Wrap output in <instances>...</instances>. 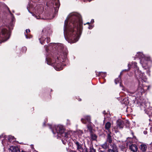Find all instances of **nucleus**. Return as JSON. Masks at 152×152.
I'll use <instances>...</instances> for the list:
<instances>
[{
    "instance_id": "nucleus-1",
    "label": "nucleus",
    "mask_w": 152,
    "mask_h": 152,
    "mask_svg": "<svg viewBox=\"0 0 152 152\" xmlns=\"http://www.w3.org/2000/svg\"><path fill=\"white\" fill-rule=\"evenodd\" d=\"M80 15L77 13L70 14L65 21L64 32L66 39L71 43L77 42L79 39L82 29Z\"/></svg>"
},
{
    "instance_id": "nucleus-2",
    "label": "nucleus",
    "mask_w": 152,
    "mask_h": 152,
    "mask_svg": "<svg viewBox=\"0 0 152 152\" xmlns=\"http://www.w3.org/2000/svg\"><path fill=\"white\" fill-rule=\"evenodd\" d=\"M50 45V46L54 48L57 47L59 53L56 56V58H52L51 59L46 58L47 63L48 65H53L56 70H61L63 68L62 62L64 61V58L65 59L66 57V51L64 52V48L62 44L51 43Z\"/></svg>"
},
{
    "instance_id": "nucleus-3",
    "label": "nucleus",
    "mask_w": 152,
    "mask_h": 152,
    "mask_svg": "<svg viewBox=\"0 0 152 152\" xmlns=\"http://www.w3.org/2000/svg\"><path fill=\"white\" fill-rule=\"evenodd\" d=\"M132 66L134 68H137V63L136 62H132ZM135 74L139 81L138 88L135 92L137 97H140L142 93L145 92V90H148L150 86H144L142 85V80L145 81V78L144 76L143 73L139 71L138 69H137V72L136 71H135Z\"/></svg>"
},
{
    "instance_id": "nucleus-4",
    "label": "nucleus",
    "mask_w": 152,
    "mask_h": 152,
    "mask_svg": "<svg viewBox=\"0 0 152 152\" xmlns=\"http://www.w3.org/2000/svg\"><path fill=\"white\" fill-rule=\"evenodd\" d=\"M52 131L54 134L57 133V135H60L66 141L70 138V132L65 131L64 127L62 125H58L56 126Z\"/></svg>"
},
{
    "instance_id": "nucleus-5",
    "label": "nucleus",
    "mask_w": 152,
    "mask_h": 152,
    "mask_svg": "<svg viewBox=\"0 0 152 152\" xmlns=\"http://www.w3.org/2000/svg\"><path fill=\"white\" fill-rule=\"evenodd\" d=\"M10 31L4 27H0V43L4 42L8 40L10 37Z\"/></svg>"
},
{
    "instance_id": "nucleus-6",
    "label": "nucleus",
    "mask_w": 152,
    "mask_h": 152,
    "mask_svg": "<svg viewBox=\"0 0 152 152\" xmlns=\"http://www.w3.org/2000/svg\"><path fill=\"white\" fill-rule=\"evenodd\" d=\"M136 57L140 59V62L143 67L146 66L145 64L147 65V61L149 60L148 58H147V59H146L145 56L143 53L140 52L137 53V54L136 55Z\"/></svg>"
},
{
    "instance_id": "nucleus-7",
    "label": "nucleus",
    "mask_w": 152,
    "mask_h": 152,
    "mask_svg": "<svg viewBox=\"0 0 152 152\" xmlns=\"http://www.w3.org/2000/svg\"><path fill=\"white\" fill-rule=\"evenodd\" d=\"M44 7L42 5H39L37 6L35 12L36 14L40 15L44 11Z\"/></svg>"
},
{
    "instance_id": "nucleus-8",
    "label": "nucleus",
    "mask_w": 152,
    "mask_h": 152,
    "mask_svg": "<svg viewBox=\"0 0 152 152\" xmlns=\"http://www.w3.org/2000/svg\"><path fill=\"white\" fill-rule=\"evenodd\" d=\"M81 121L84 124L90 123L91 122V118L89 116H85L84 118H82Z\"/></svg>"
},
{
    "instance_id": "nucleus-9",
    "label": "nucleus",
    "mask_w": 152,
    "mask_h": 152,
    "mask_svg": "<svg viewBox=\"0 0 152 152\" xmlns=\"http://www.w3.org/2000/svg\"><path fill=\"white\" fill-rule=\"evenodd\" d=\"M40 43L43 45L44 43H45V42H46L47 43L49 42L50 41V38L49 37H47L46 39L44 37H41L39 39Z\"/></svg>"
},
{
    "instance_id": "nucleus-10",
    "label": "nucleus",
    "mask_w": 152,
    "mask_h": 152,
    "mask_svg": "<svg viewBox=\"0 0 152 152\" xmlns=\"http://www.w3.org/2000/svg\"><path fill=\"white\" fill-rule=\"evenodd\" d=\"M129 149L132 152H136L137 151L138 148L136 145L132 144L129 146Z\"/></svg>"
},
{
    "instance_id": "nucleus-11",
    "label": "nucleus",
    "mask_w": 152,
    "mask_h": 152,
    "mask_svg": "<svg viewBox=\"0 0 152 152\" xmlns=\"http://www.w3.org/2000/svg\"><path fill=\"white\" fill-rule=\"evenodd\" d=\"M111 126V124L109 122H107L105 125L104 128L105 129L107 130L109 133H111L110 131V128Z\"/></svg>"
},
{
    "instance_id": "nucleus-12",
    "label": "nucleus",
    "mask_w": 152,
    "mask_h": 152,
    "mask_svg": "<svg viewBox=\"0 0 152 152\" xmlns=\"http://www.w3.org/2000/svg\"><path fill=\"white\" fill-rule=\"evenodd\" d=\"M140 148L142 152H145L147 149V146L145 144H142L140 145Z\"/></svg>"
},
{
    "instance_id": "nucleus-13",
    "label": "nucleus",
    "mask_w": 152,
    "mask_h": 152,
    "mask_svg": "<svg viewBox=\"0 0 152 152\" xmlns=\"http://www.w3.org/2000/svg\"><path fill=\"white\" fill-rule=\"evenodd\" d=\"M117 127L120 128H122L124 126V123L123 121L119 120L117 121Z\"/></svg>"
},
{
    "instance_id": "nucleus-14",
    "label": "nucleus",
    "mask_w": 152,
    "mask_h": 152,
    "mask_svg": "<svg viewBox=\"0 0 152 152\" xmlns=\"http://www.w3.org/2000/svg\"><path fill=\"white\" fill-rule=\"evenodd\" d=\"M111 134V133H109L107 134V141L108 142L110 143H111L112 141L111 136L110 135Z\"/></svg>"
},
{
    "instance_id": "nucleus-15",
    "label": "nucleus",
    "mask_w": 152,
    "mask_h": 152,
    "mask_svg": "<svg viewBox=\"0 0 152 152\" xmlns=\"http://www.w3.org/2000/svg\"><path fill=\"white\" fill-rule=\"evenodd\" d=\"M110 145L111 146V148H112V149H111V150L118 151V148L116 145L114 144H111Z\"/></svg>"
},
{
    "instance_id": "nucleus-16",
    "label": "nucleus",
    "mask_w": 152,
    "mask_h": 152,
    "mask_svg": "<svg viewBox=\"0 0 152 152\" xmlns=\"http://www.w3.org/2000/svg\"><path fill=\"white\" fill-rule=\"evenodd\" d=\"M75 143L76 145L77 146V150H79L82 149V145L80 143L77 141L75 142Z\"/></svg>"
},
{
    "instance_id": "nucleus-17",
    "label": "nucleus",
    "mask_w": 152,
    "mask_h": 152,
    "mask_svg": "<svg viewBox=\"0 0 152 152\" xmlns=\"http://www.w3.org/2000/svg\"><path fill=\"white\" fill-rule=\"evenodd\" d=\"M9 152H15V148L14 146H10L9 149Z\"/></svg>"
},
{
    "instance_id": "nucleus-18",
    "label": "nucleus",
    "mask_w": 152,
    "mask_h": 152,
    "mask_svg": "<svg viewBox=\"0 0 152 152\" xmlns=\"http://www.w3.org/2000/svg\"><path fill=\"white\" fill-rule=\"evenodd\" d=\"M91 138L92 140H95L97 138V136L95 134L91 133Z\"/></svg>"
},
{
    "instance_id": "nucleus-19",
    "label": "nucleus",
    "mask_w": 152,
    "mask_h": 152,
    "mask_svg": "<svg viewBox=\"0 0 152 152\" xmlns=\"http://www.w3.org/2000/svg\"><path fill=\"white\" fill-rule=\"evenodd\" d=\"M108 145L107 142H105L104 144L101 145L102 148L104 149H107L108 147Z\"/></svg>"
},
{
    "instance_id": "nucleus-20",
    "label": "nucleus",
    "mask_w": 152,
    "mask_h": 152,
    "mask_svg": "<svg viewBox=\"0 0 152 152\" xmlns=\"http://www.w3.org/2000/svg\"><path fill=\"white\" fill-rule=\"evenodd\" d=\"M30 30L29 29H27L26 30V33L27 34H26V33H25V36H26V38H27V39L30 38L31 37H29L28 36V33L30 32Z\"/></svg>"
},
{
    "instance_id": "nucleus-21",
    "label": "nucleus",
    "mask_w": 152,
    "mask_h": 152,
    "mask_svg": "<svg viewBox=\"0 0 152 152\" xmlns=\"http://www.w3.org/2000/svg\"><path fill=\"white\" fill-rule=\"evenodd\" d=\"M8 139L9 141L10 142H11L12 140H13L14 141L15 140L14 137L11 136H9L8 137Z\"/></svg>"
},
{
    "instance_id": "nucleus-22",
    "label": "nucleus",
    "mask_w": 152,
    "mask_h": 152,
    "mask_svg": "<svg viewBox=\"0 0 152 152\" xmlns=\"http://www.w3.org/2000/svg\"><path fill=\"white\" fill-rule=\"evenodd\" d=\"M99 75L103 77H104L106 75V72H99Z\"/></svg>"
},
{
    "instance_id": "nucleus-23",
    "label": "nucleus",
    "mask_w": 152,
    "mask_h": 152,
    "mask_svg": "<svg viewBox=\"0 0 152 152\" xmlns=\"http://www.w3.org/2000/svg\"><path fill=\"white\" fill-rule=\"evenodd\" d=\"M120 75L119 76V77L117 78V79H116L115 80V83L116 84L117 83H120Z\"/></svg>"
},
{
    "instance_id": "nucleus-24",
    "label": "nucleus",
    "mask_w": 152,
    "mask_h": 152,
    "mask_svg": "<svg viewBox=\"0 0 152 152\" xmlns=\"http://www.w3.org/2000/svg\"><path fill=\"white\" fill-rule=\"evenodd\" d=\"M123 101H125V102H124V103L126 105L127 104L129 103V102H128V99L127 98H125L123 100Z\"/></svg>"
},
{
    "instance_id": "nucleus-25",
    "label": "nucleus",
    "mask_w": 152,
    "mask_h": 152,
    "mask_svg": "<svg viewBox=\"0 0 152 152\" xmlns=\"http://www.w3.org/2000/svg\"><path fill=\"white\" fill-rule=\"evenodd\" d=\"M107 152H118V151L112 150L111 149H109L107 150Z\"/></svg>"
},
{
    "instance_id": "nucleus-26",
    "label": "nucleus",
    "mask_w": 152,
    "mask_h": 152,
    "mask_svg": "<svg viewBox=\"0 0 152 152\" xmlns=\"http://www.w3.org/2000/svg\"><path fill=\"white\" fill-rule=\"evenodd\" d=\"M26 50H27L26 48V47H23L22 48V50H23V52L25 53L26 51Z\"/></svg>"
},
{
    "instance_id": "nucleus-27",
    "label": "nucleus",
    "mask_w": 152,
    "mask_h": 152,
    "mask_svg": "<svg viewBox=\"0 0 152 152\" xmlns=\"http://www.w3.org/2000/svg\"><path fill=\"white\" fill-rule=\"evenodd\" d=\"M89 152H96V150L93 148H90Z\"/></svg>"
},
{
    "instance_id": "nucleus-28",
    "label": "nucleus",
    "mask_w": 152,
    "mask_h": 152,
    "mask_svg": "<svg viewBox=\"0 0 152 152\" xmlns=\"http://www.w3.org/2000/svg\"><path fill=\"white\" fill-rule=\"evenodd\" d=\"M4 5V4L1 3H0V8H2Z\"/></svg>"
},
{
    "instance_id": "nucleus-29",
    "label": "nucleus",
    "mask_w": 152,
    "mask_h": 152,
    "mask_svg": "<svg viewBox=\"0 0 152 152\" xmlns=\"http://www.w3.org/2000/svg\"><path fill=\"white\" fill-rule=\"evenodd\" d=\"M2 144H3V145H4V146L5 145V144H4V140H3L2 141Z\"/></svg>"
},
{
    "instance_id": "nucleus-30",
    "label": "nucleus",
    "mask_w": 152,
    "mask_h": 152,
    "mask_svg": "<svg viewBox=\"0 0 152 152\" xmlns=\"http://www.w3.org/2000/svg\"><path fill=\"white\" fill-rule=\"evenodd\" d=\"M131 64H128V68L129 69L130 67H131Z\"/></svg>"
},
{
    "instance_id": "nucleus-31",
    "label": "nucleus",
    "mask_w": 152,
    "mask_h": 152,
    "mask_svg": "<svg viewBox=\"0 0 152 152\" xmlns=\"http://www.w3.org/2000/svg\"><path fill=\"white\" fill-rule=\"evenodd\" d=\"M122 90H124V91H126L127 92H128V93H130L131 94L133 93V92H129V91H128V90H124L123 89H122Z\"/></svg>"
},
{
    "instance_id": "nucleus-32",
    "label": "nucleus",
    "mask_w": 152,
    "mask_h": 152,
    "mask_svg": "<svg viewBox=\"0 0 152 152\" xmlns=\"http://www.w3.org/2000/svg\"><path fill=\"white\" fill-rule=\"evenodd\" d=\"M4 137V135L3 134H2L0 136V139L3 137Z\"/></svg>"
},
{
    "instance_id": "nucleus-33",
    "label": "nucleus",
    "mask_w": 152,
    "mask_h": 152,
    "mask_svg": "<svg viewBox=\"0 0 152 152\" xmlns=\"http://www.w3.org/2000/svg\"><path fill=\"white\" fill-rule=\"evenodd\" d=\"M147 131H144V134H147Z\"/></svg>"
},
{
    "instance_id": "nucleus-34",
    "label": "nucleus",
    "mask_w": 152,
    "mask_h": 152,
    "mask_svg": "<svg viewBox=\"0 0 152 152\" xmlns=\"http://www.w3.org/2000/svg\"><path fill=\"white\" fill-rule=\"evenodd\" d=\"M94 22V20L93 19L92 20H91V23H93Z\"/></svg>"
},
{
    "instance_id": "nucleus-35",
    "label": "nucleus",
    "mask_w": 152,
    "mask_h": 152,
    "mask_svg": "<svg viewBox=\"0 0 152 152\" xmlns=\"http://www.w3.org/2000/svg\"><path fill=\"white\" fill-rule=\"evenodd\" d=\"M92 28V26H89L88 27L89 29H91Z\"/></svg>"
},
{
    "instance_id": "nucleus-36",
    "label": "nucleus",
    "mask_w": 152,
    "mask_h": 152,
    "mask_svg": "<svg viewBox=\"0 0 152 152\" xmlns=\"http://www.w3.org/2000/svg\"><path fill=\"white\" fill-rule=\"evenodd\" d=\"M20 152H27L25 151L22 150L21 151H20Z\"/></svg>"
},
{
    "instance_id": "nucleus-37",
    "label": "nucleus",
    "mask_w": 152,
    "mask_h": 152,
    "mask_svg": "<svg viewBox=\"0 0 152 152\" xmlns=\"http://www.w3.org/2000/svg\"><path fill=\"white\" fill-rule=\"evenodd\" d=\"M128 71V70H127V69H124L123 70V71Z\"/></svg>"
},
{
    "instance_id": "nucleus-38",
    "label": "nucleus",
    "mask_w": 152,
    "mask_h": 152,
    "mask_svg": "<svg viewBox=\"0 0 152 152\" xmlns=\"http://www.w3.org/2000/svg\"><path fill=\"white\" fill-rule=\"evenodd\" d=\"M105 111H104L103 112V113L105 114Z\"/></svg>"
},
{
    "instance_id": "nucleus-39",
    "label": "nucleus",
    "mask_w": 152,
    "mask_h": 152,
    "mask_svg": "<svg viewBox=\"0 0 152 152\" xmlns=\"http://www.w3.org/2000/svg\"><path fill=\"white\" fill-rule=\"evenodd\" d=\"M100 152H106L105 151H100Z\"/></svg>"
},
{
    "instance_id": "nucleus-40",
    "label": "nucleus",
    "mask_w": 152,
    "mask_h": 152,
    "mask_svg": "<svg viewBox=\"0 0 152 152\" xmlns=\"http://www.w3.org/2000/svg\"><path fill=\"white\" fill-rule=\"evenodd\" d=\"M147 73H148V75H149V71H147Z\"/></svg>"
},
{
    "instance_id": "nucleus-41",
    "label": "nucleus",
    "mask_w": 152,
    "mask_h": 152,
    "mask_svg": "<svg viewBox=\"0 0 152 152\" xmlns=\"http://www.w3.org/2000/svg\"><path fill=\"white\" fill-rule=\"evenodd\" d=\"M40 16H39V18H37V19H39V18H40Z\"/></svg>"
},
{
    "instance_id": "nucleus-42",
    "label": "nucleus",
    "mask_w": 152,
    "mask_h": 152,
    "mask_svg": "<svg viewBox=\"0 0 152 152\" xmlns=\"http://www.w3.org/2000/svg\"><path fill=\"white\" fill-rule=\"evenodd\" d=\"M48 3H47V6H48Z\"/></svg>"
},
{
    "instance_id": "nucleus-43",
    "label": "nucleus",
    "mask_w": 152,
    "mask_h": 152,
    "mask_svg": "<svg viewBox=\"0 0 152 152\" xmlns=\"http://www.w3.org/2000/svg\"><path fill=\"white\" fill-rule=\"evenodd\" d=\"M90 23H89V22H87L86 24H90Z\"/></svg>"
},
{
    "instance_id": "nucleus-44",
    "label": "nucleus",
    "mask_w": 152,
    "mask_h": 152,
    "mask_svg": "<svg viewBox=\"0 0 152 152\" xmlns=\"http://www.w3.org/2000/svg\"><path fill=\"white\" fill-rule=\"evenodd\" d=\"M132 135H133L134 134L132 132Z\"/></svg>"
},
{
    "instance_id": "nucleus-45",
    "label": "nucleus",
    "mask_w": 152,
    "mask_h": 152,
    "mask_svg": "<svg viewBox=\"0 0 152 152\" xmlns=\"http://www.w3.org/2000/svg\"><path fill=\"white\" fill-rule=\"evenodd\" d=\"M50 129H51V126H50Z\"/></svg>"
},
{
    "instance_id": "nucleus-46",
    "label": "nucleus",
    "mask_w": 152,
    "mask_h": 152,
    "mask_svg": "<svg viewBox=\"0 0 152 152\" xmlns=\"http://www.w3.org/2000/svg\"><path fill=\"white\" fill-rule=\"evenodd\" d=\"M4 138H6V137L5 136H4Z\"/></svg>"
},
{
    "instance_id": "nucleus-47",
    "label": "nucleus",
    "mask_w": 152,
    "mask_h": 152,
    "mask_svg": "<svg viewBox=\"0 0 152 152\" xmlns=\"http://www.w3.org/2000/svg\"><path fill=\"white\" fill-rule=\"evenodd\" d=\"M81 100V99H80L79 101H80Z\"/></svg>"
},
{
    "instance_id": "nucleus-48",
    "label": "nucleus",
    "mask_w": 152,
    "mask_h": 152,
    "mask_svg": "<svg viewBox=\"0 0 152 152\" xmlns=\"http://www.w3.org/2000/svg\"><path fill=\"white\" fill-rule=\"evenodd\" d=\"M44 31V30H42V32H43Z\"/></svg>"
}]
</instances>
